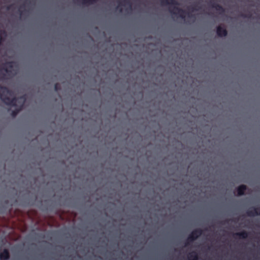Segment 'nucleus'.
Here are the masks:
<instances>
[{"label":"nucleus","mask_w":260,"mask_h":260,"mask_svg":"<svg viewBox=\"0 0 260 260\" xmlns=\"http://www.w3.org/2000/svg\"><path fill=\"white\" fill-rule=\"evenodd\" d=\"M13 91L9 89L6 86H3L0 85V99L6 105L10 106L15 107L17 106V103H19V100H22L21 103V108L23 106L25 98L24 96H22L19 98L14 97L10 99L7 95H12Z\"/></svg>","instance_id":"nucleus-1"},{"label":"nucleus","mask_w":260,"mask_h":260,"mask_svg":"<svg viewBox=\"0 0 260 260\" xmlns=\"http://www.w3.org/2000/svg\"><path fill=\"white\" fill-rule=\"evenodd\" d=\"M16 63L14 61H7L0 66V81H3L14 77L16 74L14 69Z\"/></svg>","instance_id":"nucleus-2"},{"label":"nucleus","mask_w":260,"mask_h":260,"mask_svg":"<svg viewBox=\"0 0 260 260\" xmlns=\"http://www.w3.org/2000/svg\"><path fill=\"white\" fill-rule=\"evenodd\" d=\"M160 3L162 6L170 5L173 7V9H170V12L174 15H178L182 19L185 17V11L177 6L179 5V3L176 0H160Z\"/></svg>","instance_id":"nucleus-3"},{"label":"nucleus","mask_w":260,"mask_h":260,"mask_svg":"<svg viewBox=\"0 0 260 260\" xmlns=\"http://www.w3.org/2000/svg\"><path fill=\"white\" fill-rule=\"evenodd\" d=\"M203 234V230L201 229L194 230L188 236L186 241L185 243V246L190 245V243L197 239Z\"/></svg>","instance_id":"nucleus-4"},{"label":"nucleus","mask_w":260,"mask_h":260,"mask_svg":"<svg viewBox=\"0 0 260 260\" xmlns=\"http://www.w3.org/2000/svg\"><path fill=\"white\" fill-rule=\"evenodd\" d=\"M246 214L249 217L260 215V208L252 207L247 211Z\"/></svg>","instance_id":"nucleus-5"},{"label":"nucleus","mask_w":260,"mask_h":260,"mask_svg":"<svg viewBox=\"0 0 260 260\" xmlns=\"http://www.w3.org/2000/svg\"><path fill=\"white\" fill-rule=\"evenodd\" d=\"M209 5L212 8L215 9L220 14H223L225 12L224 9L221 5L214 2H211L209 4Z\"/></svg>","instance_id":"nucleus-6"},{"label":"nucleus","mask_w":260,"mask_h":260,"mask_svg":"<svg viewBox=\"0 0 260 260\" xmlns=\"http://www.w3.org/2000/svg\"><path fill=\"white\" fill-rule=\"evenodd\" d=\"M216 33L218 36L220 37H225L228 35L226 29L221 26H218L216 28Z\"/></svg>","instance_id":"nucleus-7"},{"label":"nucleus","mask_w":260,"mask_h":260,"mask_svg":"<svg viewBox=\"0 0 260 260\" xmlns=\"http://www.w3.org/2000/svg\"><path fill=\"white\" fill-rule=\"evenodd\" d=\"M9 258L10 253L8 249H5L2 252L0 253L1 260H8Z\"/></svg>","instance_id":"nucleus-8"},{"label":"nucleus","mask_w":260,"mask_h":260,"mask_svg":"<svg viewBox=\"0 0 260 260\" xmlns=\"http://www.w3.org/2000/svg\"><path fill=\"white\" fill-rule=\"evenodd\" d=\"M246 185L244 184L239 185L237 188L238 195L239 196L244 195L245 193V191L246 190Z\"/></svg>","instance_id":"nucleus-9"},{"label":"nucleus","mask_w":260,"mask_h":260,"mask_svg":"<svg viewBox=\"0 0 260 260\" xmlns=\"http://www.w3.org/2000/svg\"><path fill=\"white\" fill-rule=\"evenodd\" d=\"M235 235L236 236H238L239 238L240 239H246L248 236V234L246 231H242L239 233H236L235 234Z\"/></svg>","instance_id":"nucleus-10"},{"label":"nucleus","mask_w":260,"mask_h":260,"mask_svg":"<svg viewBox=\"0 0 260 260\" xmlns=\"http://www.w3.org/2000/svg\"><path fill=\"white\" fill-rule=\"evenodd\" d=\"M188 260H199V256L198 254L195 251H192L189 253L188 255Z\"/></svg>","instance_id":"nucleus-11"},{"label":"nucleus","mask_w":260,"mask_h":260,"mask_svg":"<svg viewBox=\"0 0 260 260\" xmlns=\"http://www.w3.org/2000/svg\"><path fill=\"white\" fill-rule=\"evenodd\" d=\"M76 1L83 5H90L96 2L97 0H76Z\"/></svg>","instance_id":"nucleus-12"},{"label":"nucleus","mask_w":260,"mask_h":260,"mask_svg":"<svg viewBox=\"0 0 260 260\" xmlns=\"http://www.w3.org/2000/svg\"><path fill=\"white\" fill-rule=\"evenodd\" d=\"M120 4L122 6L127 5V6H129V7L131 8V6H132L131 3L129 0H123L122 2L120 3Z\"/></svg>","instance_id":"nucleus-13"},{"label":"nucleus","mask_w":260,"mask_h":260,"mask_svg":"<svg viewBox=\"0 0 260 260\" xmlns=\"http://www.w3.org/2000/svg\"><path fill=\"white\" fill-rule=\"evenodd\" d=\"M61 89L60 85L58 83H56L54 85V90L55 91H58Z\"/></svg>","instance_id":"nucleus-14"},{"label":"nucleus","mask_w":260,"mask_h":260,"mask_svg":"<svg viewBox=\"0 0 260 260\" xmlns=\"http://www.w3.org/2000/svg\"><path fill=\"white\" fill-rule=\"evenodd\" d=\"M19 111H20V109L15 110L13 111L12 112V115L13 116H15L18 114V113L19 112Z\"/></svg>","instance_id":"nucleus-15"},{"label":"nucleus","mask_w":260,"mask_h":260,"mask_svg":"<svg viewBox=\"0 0 260 260\" xmlns=\"http://www.w3.org/2000/svg\"><path fill=\"white\" fill-rule=\"evenodd\" d=\"M241 16L243 17L246 18V17H250V15L241 14Z\"/></svg>","instance_id":"nucleus-16"},{"label":"nucleus","mask_w":260,"mask_h":260,"mask_svg":"<svg viewBox=\"0 0 260 260\" xmlns=\"http://www.w3.org/2000/svg\"><path fill=\"white\" fill-rule=\"evenodd\" d=\"M2 41V31H0V43Z\"/></svg>","instance_id":"nucleus-17"},{"label":"nucleus","mask_w":260,"mask_h":260,"mask_svg":"<svg viewBox=\"0 0 260 260\" xmlns=\"http://www.w3.org/2000/svg\"><path fill=\"white\" fill-rule=\"evenodd\" d=\"M117 9H119V12H122V8H119V7H118V6L117 7Z\"/></svg>","instance_id":"nucleus-18"}]
</instances>
